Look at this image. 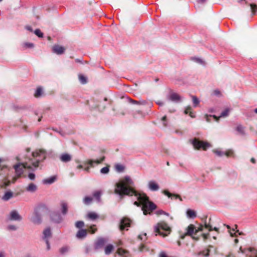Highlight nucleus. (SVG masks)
Instances as JSON below:
<instances>
[{"instance_id": "obj_6", "label": "nucleus", "mask_w": 257, "mask_h": 257, "mask_svg": "<svg viewBox=\"0 0 257 257\" xmlns=\"http://www.w3.org/2000/svg\"><path fill=\"white\" fill-rule=\"evenodd\" d=\"M192 144L194 148L197 150L202 148L203 150H206L210 146L208 143L200 141L198 139L196 138L192 141Z\"/></svg>"}, {"instance_id": "obj_43", "label": "nucleus", "mask_w": 257, "mask_h": 257, "mask_svg": "<svg viewBox=\"0 0 257 257\" xmlns=\"http://www.w3.org/2000/svg\"><path fill=\"white\" fill-rule=\"evenodd\" d=\"M34 33L39 37H43V34L41 32L39 29H37L34 31Z\"/></svg>"}, {"instance_id": "obj_16", "label": "nucleus", "mask_w": 257, "mask_h": 257, "mask_svg": "<svg viewBox=\"0 0 257 257\" xmlns=\"http://www.w3.org/2000/svg\"><path fill=\"white\" fill-rule=\"evenodd\" d=\"M106 241V240L104 238H101L98 239L96 241V242H95V248L98 249V248L103 247Z\"/></svg>"}, {"instance_id": "obj_56", "label": "nucleus", "mask_w": 257, "mask_h": 257, "mask_svg": "<svg viewBox=\"0 0 257 257\" xmlns=\"http://www.w3.org/2000/svg\"><path fill=\"white\" fill-rule=\"evenodd\" d=\"M250 161H251L252 163H253V164H254V163H255V159H254V158H251V159H250Z\"/></svg>"}, {"instance_id": "obj_51", "label": "nucleus", "mask_w": 257, "mask_h": 257, "mask_svg": "<svg viewBox=\"0 0 257 257\" xmlns=\"http://www.w3.org/2000/svg\"><path fill=\"white\" fill-rule=\"evenodd\" d=\"M24 45L27 48H33L34 44L32 43H25Z\"/></svg>"}, {"instance_id": "obj_49", "label": "nucleus", "mask_w": 257, "mask_h": 257, "mask_svg": "<svg viewBox=\"0 0 257 257\" xmlns=\"http://www.w3.org/2000/svg\"><path fill=\"white\" fill-rule=\"evenodd\" d=\"M201 236L203 237L204 241H206L209 236V233H202Z\"/></svg>"}, {"instance_id": "obj_52", "label": "nucleus", "mask_w": 257, "mask_h": 257, "mask_svg": "<svg viewBox=\"0 0 257 257\" xmlns=\"http://www.w3.org/2000/svg\"><path fill=\"white\" fill-rule=\"evenodd\" d=\"M28 177L31 180H34L35 178V175L33 173H30L28 175Z\"/></svg>"}, {"instance_id": "obj_22", "label": "nucleus", "mask_w": 257, "mask_h": 257, "mask_svg": "<svg viewBox=\"0 0 257 257\" xmlns=\"http://www.w3.org/2000/svg\"><path fill=\"white\" fill-rule=\"evenodd\" d=\"M13 196V193L11 191L6 192L3 196L2 199L5 201H7Z\"/></svg>"}, {"instance_id": "obj_27", "label": "nucleus", "mask_w": 257, "mask_h": 257, "mask_svg": "<svg viewBox=\"0 0 257 257\" xmlns=\"http://www.w3.org/2000/svg\"><path fill=\"white\" fill-rule=\"evenodd\" d=\"M61 210L63 214H65L67 211L68 205L65 202H62L61 203Z\"/></svg>"}, {"instance_id": "obj_18", "label": "nucleus", "mask_w": 257, "mask_h": 257, "mask_svg": "<svg viewBox=\"0 0 257 257\" xmlns=\"http://www.w3.org/2000/svg\"><path fill=\"white\" fill-rule=\"evenodd\" d=\"M210 221H211V218H210L209 221L208 223L206 222H205L204 227L208 229V230L210 231H211L212 230H215L218 233H219V228L216 227H214V228H213L212 225H211Z\"/></svg>"}, {"instance_id": "obj_12", "label": "nucleus", "mask_w": 257, "mask_h": 257, "mask_svg": "<svg viewBox=\"0 0 257 257\" xmlns=\"http://www.w3.org/2000/svg\"><path fill=\"white\" fill-rule=\"evenodd\" d=\"M59 159L62 162L67 163L72 160V156L68 153H63L59 156Z\"/></svg>"}, {"instance_id": "obj_50", "label": "nucleus", "mask_w": 257, "mask_h": 257, "mask_svg": "<svg viewBox=\"0 0 257 257\" xmlns=\"http://www.w3.org/2000/svg\"><path fill=\"white\" fill-rule=\"evenodd\" d=\"M166 119L167 117L166 115L162 117L161 120L163 122V126H167V123L166 122Z\"/></svg>"}, {"instance_id": "obj_53", "label": "nucleus", "mask_w": 257, "mask_h": 257, "mask_svg": "<svg viewBox=\"0 0 257 257\" xmlns=\"http://www.w3.org/2000/svg\"><path fill=\"white\" fill-rule=\"evenodd\" d=\"M8 229L10 230H15L17 229V227L15 225H10L8 226Z\"/></svg>"}, {"instance_id": "obj_8", "label": "nucleus", "mask_w": 257, "mask_h": 257, "mask_svg": "<svg viewBox=\"0 0 257 257\" xmlns=\"http://www.w3.org/2000/svg\"><path fill=\"white\" fill-rule=\"evenodd\" d=\"M51 237H52L51 230L50 228L47 227L43 230V236H42L43 239L45 241V242L46 243L47 246V249H49L50 248V243L49 242V240L51 238Z\"/></svg>"}, {"instance_id": "obj_40", "label": "nucleus", "mask_w": 257, "mask_h": 257, "mask_svg": "<svg viewBox=\"0 0 257 257\" xmlns=\"http://www.w3.org/2000/svg\"><path fill=\"white\" fill-rule=\"evenodd\" d=\"M109 167L108 166H106V167H104L102 168L100 170V173L101 174H107L109 172Z\"/></svg>"}, {"instance_id": "obj_38", "label": "nucleus", "mask_w": 257, "mask_h": 257, "mask_svg": "<svg viewBox=\"0 0 257 257\" xmlns=\"http://www.w3.org/2000/svg\"><path fill=\"white\" fill-rule=\"evenodd\" d=\"M115 169L117 171L121 172L124 170V167L122 165L118 164L115 166Z\"/></svg>"}, {"instance_id": "obj_41", "label": "nucleus", "mask_w": 257, "mask_h": 257, "mask_svg": "<svg viewBox=\"0 0 257 257\" xmlns=\"http://www.w3.org/2000/svg\"><path fill=\"white\" fill-rule=\"evenodd\" d=\"M84 223L82 221H77L75 223V226L78 228H82L84 226Z\"/></svg>"}, {"instance_id": "obj_15", "label": "nucleus", "mask_w": 257, "mask_h": 257, "mask_svg": "<svg viewBox=\"0 0 257 257\" xmlns=\"http://www.w3.org/2000/svg\"><path fill=\"white\" fill-rule=\"evenodd\" d=\"M65 50V49L64 47L59 45H55L53 47V52L58 55L63 54Z\"/></svg>"}, {"instance_id": "obj_54", "label": "nucleus", "mask_w": 257, "mask_h": 257, "mask_svg": "<svg viewBox=\"0 0 257 257\" xmlns=\"http://www.w3.org/2000/svg\"><path fill=\"white\" fill-rule=\"evenodd\" d=\"M0 257H6V252L4 251H0Z\"/></svg>"}, {"instance_id": "obj_63", "label": "nucleus", "mask_w": 257, "mask_h": 257, "mask_svg": "<svg viewBox=\"0 0 257 257\" xmlns=\"http://www.w3.org/2000/svg\"><path fill=\"white\" fill-rule=\"evenodd\" d=\"M143 246H144V245H143V244L141 246V248H140V250H141V251H142V250H143Z\"/></svg>"}, {"instance_id": "obj_23", "label": "nucleus", "mask_w": 257, "mask_h": 257, "mask_svg": "<svg viewBox=\"0 0 257 257\" xmlns=\"http://www.w3.org/2000/svg\"><path fill=\"white\" fill-rule=\"evenodd\" d=\"M87 217L92 220H94L98 217V215L95 212H90L87 214Z\"/></svg>"}, {"instance_id": "obj_29", "label": "nucleus", "mask_w": 257, "mask_h": 257, "mask_svg": "<svg viewBox=\"0 0 257 257\" xmlns=\"http://www.w3.org/2000/svg\"><path fill=\"white\" fill-rule=\"evenodd\" d=\"M188 216L191 218H194L196 216L195 212L191 209H189L187 211Z\"/></svg>"}, {"instance_id": "obj_9", "label": "nucleus", "mask_w": 257, "mask_h": 257, "mask_svg": "<svg viewBox=\"0 0 257 257\" xmlns=\"http://www.w3.org/2000/svg\"><path fill=\"white\" fill-rule=\"evenodd\" d=\"M131 220L126 217H123L120 221L119 228L121 230L130 226Z\"/></svg>"}, {"instance_id": "obj_39", "label": "nucleus", "mask_w": 257, "mask_h": 257, "mask_svg": "<svg viewBox=\"0 0 257 257\" xmlns=\"http://www.w3.org/2000/svg\"><path fill=\"white\" fill-rule=\"evenodd\" d=\"M69 248L67 246H64L60 249V251L61 253H65L69 251Z\"/></svg>"}, {"instance_id": "obj_25", "label": "nucleus", "mask_w": 257, "mask_h": 257, "mask_svg": "<svg viewBox=\"0 0 257 257\" xmlns=\"http://www.w3.org/2000/svg\"><path fill=\"white\" fill-rule=\"evenodd\" d=\"M133 116L136 118H143L144 116L143 111L136 110L134 112Z\"/></svg>"}, {"instance_id": "obj_5", "label": "nucleus", "mask_w": 257, "mask_h": 257, "mask_svg": "<svg viewBox=\"0 0 257 257\" xmlns=\"http://www.w3.org/2000/svg\"><path fill=\"white\" fill-rule=\"evenodd\" d=\"M105 159V157L103 156L101 157L99 159L96 160H88L87 161H85L83 162V164H78L76 167L77 169H83L85 171L89 172V169L91 167H93L94 165H98L102 162Z\"/></svg>"}, {"instance_id": "obj_32", "label": "nucleus", "mask_w": 257, "mask_h": 257, "mask_svg": "<svg viewBox=\"0 0 257 257\" xmlns=\"http://www.w3.org/2000/svg\"><path fill=\"white\" fill-rule=\"evenodd\" d=\"M155 214L157 216H160V215H167L168 216H169V214L168 213L164 211V210H163L162 209H160V210H157L155 212Z\"/></svg>"}, {"instance_id": "obj_2", "label": "nucleus", "mask_w": 257, "mask_h": 257, "mask_svg": "<svg viewBox=\"0 0 257 257\" xmlns=\"http://www.w3.org/2000/svg\"><path fill=\"white\" fill-rule=\"evenodd\" d=\"M154 229L156 232L163 237L167 236L172 231L171 227L163 221L158 222L155 226Z\"/></svg>"}, {"instance_id": "obj_37", "label": "nucleus", "mask_w": 257, "mask_h": 257, "mask_svg": "<svg viewBox=\"0 0 257 257\" xmlns=\"http://www.w3.org/2000/svg\"><path fill=\"white\" fill-rule=\"evenodd\" d=\"M250 8L252 12V14L254 15L256 12H257V5L254 4H250Z\"/></svg>"}, {"instance_id": "obj_28", "label": "nucleus", "mask_w": 257, "mask_h": 257, "mask_svg": "<svg viewBox=\"0 0 257 257\" xmlns=\"http://www.w3.org/2000/svg\"><path fill=\"white\" fill-rule=\"evenodd\" d=\"M55 180H56V177L52 176L49 178L44 179L43 180V183L44 184H51L53 183V182H54Z\"/></svg>"}, {"instance_id": "obj_58", "label": "nucleus", "mask_w": 257, "mask_h": 257, "mask_svg": "<svg viewBox=\"0 0 257 257\" xmlns=\"http://www.w3.org/2000/svg\"><path fill=\"white\" fill-rule=\"evenodd\" d=\"M75 162H76L77 164H78H78H80V161L79 160H78V159H76V160H75Z\"/></svg>"}, {"instance_id": "obj_59", "label": "nucleus", "mask_w": 257, "mask_h": 257, "mask_svg": "<svg viewBox=\"0 0 257 257\" xmlns=\"http://www.w3.org/2000/svg\"><path fill=\"white\" fill-rule=\"evenodd\" d=\"M205 1H206V0H198V3H203L205 2Z\"/></svg>"}, {"instance_id": "obj_45", "label": "nucleus", "mask_w": 257, "mask_h": 257, "mask_svg": "<svg viewBox=\"0 0 257 257\" xmlns=\"http://www.w3.org/2000/svg\"><path fill=\"white\" fill-rule=\"evenodd\" d=\"M224 155L227 157H230L233 155V152L232 150H229L224 153Z\"/></svg>"}, {"instance_id": "obj_46", "label": "nucleus", "mask_w": 257, "mask_h": 257, "mask_svg": "<svg viewBox=\"0 0 257 257\" xmlns=\"http://www.w3.org/2000/svg\"><path fill=\"white\" fill-rule=\"evenodd\" d=\"M236 130L237 131H238V132H239L241 134H243L244 132L243 127L241 125H238L236 127Z\"/></svg>"}, {"instance_id": "obj_64", "label": "nucleus", "mask_w": 257, "mask_h": 257, "mask_svg": "<svg viewBox=\"0 0 257 257\" xmlns=\"http://www.w3.org/2000/svg\"><path fill=\"white\" fill-rule=\"evenodd\" d=\"M254 112L257 113V107L254 110Z\"/></svg>"}, {"instance_id": "obj_1", "label": "nucleus", "mask_w": 257, "mask_h": 257, "mask_svg": "<svg viewBox=\"0 0 257 257\" xmlns=\"http://www.w3.org/2000/svg\"><path fill=\"white\" fill-rule=\"evenodd\" d=\"M115 192L120 195H134L137 201L134 202V205L141 207L144 214H145V195L137 192L134 186V182L129 177H125L116 183Z\"/></svg>"}, {"instance_id": "obj_44", "label": "nucleus", "mask_w": 257, "mask_h": 257, "mask_svg": "<svg viewBox=\"0 0 257 257\" xmlns=\"http://www.w3.org/2000/svg\"><path fill=\"white\" fill-rule=\"evenodd\" d=\"M101 195V192L100 191H96L93 193V196L98 200H100V196Z\"/></svg>"}, {"instance_id": "obj_13", "label": "nucleus", "mask_w": 257, "mask_h": 257, "mask_svg": "<svg viewBox=\"0 0 257 257\" xmlns=\"http://www.w3.org/2000/svg\"><path fill=\"white\" fill-rule=\"evenodd\" d=\"M169 99L172 101L178 103L181 101V96L176 93H172L169 96Z\"/></svg>"}, {"instance_id": "obj_3", "label": "nucleus", "mask_w": 257, "mask_h": 257, "mask_svg": "<svg viewBox=\"0 0 257 257\" xmlns=\"http://www.w3.org/2000/svg\"><path fill=\"white\" fill-rule=\"evenodd\" d=\"M203 229V226L202 224H200L199 227H196L194 224H190L186 229V232L185 235L190 236L192 239L198 240L200 239V236L197 235V233L202 231Z\"/></svg>"}, {"instance_id": "obj_20", "label": "nucleus", "mask_w": 257, "mask_h": 257, "mask_svg": "<svg viewBox=\"0 0 257 257\" xmlns=\"http://www.w3.org/2000/svg\"><path fill=\"white\" fill-rule=\"evenodd\" d=\"M163 193L166 196H167L169 198H171L172 197H175V198H179L180 199V201H182V198L181 197H180V195H177V194H172V193H171L170 192H169L168 190H164L163 191Z\"/></svg>"}, {"instance_id": "obj_42", "label": "nucleus", "mask_w": 257, "mask_h": 257, "mask_svg": "<svg viewBox=\"0 0 257 257\" xmlns=\"http://www.w3.org/2000/svg\"><path fill=\"white\" fill-rule=\"evenodd\" d=\"M97 229L95 227V225H93L90 226L89 228V231L91 233H94L95 231H96Z\"/></svg>"}, {"instance_id": "obj_26", "label": "nucleus", "mask_w": 257, "mask_h": 257, "mask_svg": "<svg viewBox=\"0 0 257 257\" xmlns=\"http://www.w3.org/2000/svg\"><path fill=\"white\" fill-rule=\"evenodd\" d=\"M229 113V109H226L224 110H223L220 114V115L217 117L215 115H213L212 116L216 119V120H218V119L221 117H225L227 116L228 115Z\"/></svg>"}, {"instance_id": "obj_61", "label": "nucleus", "mask_w": 257, "mask_h": 257, "mask_svg": "<svg viewBox=\"0 0 257 257\" xmlns=\"http://www.w3.org/2000/svg\"><path fill=\"white\" fill-rule=\"evenodd\" d=\"M138 237H139L140 239H142V238H143V237H142V235H139V236H138Z\"/></svg>"}, {"instance_id": "obj_17", "label": "nucleus", "mask_w": 257, "mask_h": 257, "mask_svg": "<svg viewBox=\"0 0 257 257\" xmlns=\"http://www.w3.org/2000/svg\"><path fill=\"white\" fill-rule=\"evenodd\" d=\"M148 187L151 191H157L159 189V186L154 181H150L148 183Z\"/></svg>"}, {"instance_id": "obj_11", "label": "nucleus", "mask_w": 257, "mask_h": 257, "mask_svg": "<svg viewBox=\"0 0 257 257\" xmlns=\"http://www.w3.org/2000/svg\"><path fill=\"white\" fill-rule=\"evenodd\" d=\"M25 189L27 192L33 193L37 191L38 187L35 184L30 183L25 187Z\"/></svg>"}, {"instance_id": "obj_35", "label": "nucleus", "mask_w": 257, "mask_h": 257, "mask_svg": "<svg viewBox=\"0 0 257 257\" xmlns=\"http://www.w3.org/2000/svg\"><path fill=\"white\" fill-rule=\"evenodd\" d=\"M192 101L194 107L197 106L199 103V100L196 96H192Z\"/></svg>"}, {"instance_id": "obj_21", "label": "nucleus", "mask_w": 257, "mask_h": 257, "mask_svg": "<svg viewBox=\"0 0 257 257\" xmlns=\"http://www.w3.org/2000/svg\"><path fill=\"white\" fill-rule=\"evenodd\" d=\"M51 218L54 222L57 223L60 222L62 220V218L60 215L55 213L52 214Z\"/></svg>"}, {"instance_id": "obj_48", "label": "nucleus", "mask_w": 257, "mask_h": 257, "mask_svg": "<svg viewBox=\"0 0 257 257\" xmlns=\"http://www.w3.org/2000/svg\"><path fill=\"white\" fill-rule=\"evenodd\" d=\"M213 152L216 154L218 156L221 157L224 155V152L218 150H213Z\"/></svg>"}, {"instance_id": "obj_47", "label": "nucleus", "mask_w": 257, "mask_h": 257, "mask_svg": "<svg viewBox=\"0 0 257 257\" xmlns=\"http://www.w3.org/2000/svg\"><path fill=\"white\" fill-rule=\"evenodd\" d=\"M209 252L210 250L207 249L206 250L202 251L200 253L204 256H208L209 255Z\"/></svg>"}, {"instance_id": "obj_10", "label": "nucleus", "mask_w": 257, "mask_h": 257, "mask_svg": "<svg viewBox=\"0 0 257 257\" xmlns=\"http://www.w3.org/2000/svg\"><path fill=\"white\" fill-rule=\"evenodd\" d=\"M9 219L11 220L20 221L22 219V217L18 211L13 210L10 213Z\"/></svg>"}, {"instance_id": "obj_30", "label": "nucleus", "mask_w": 257, "mask_h": 257, "mask_svg": "<svg viewBox=\"0 0 257 257\" xmlns=\"http://www.w3.org/2000/svg\"><path fill=\"white\" fill-rule=\"evenodd\" d=\"M113 246L111 244H109V245H107L105 247V249H104L105 253L106 254H110L111 252V251L113 249Z\"/></svg>"}, {"instance_id": "obj_57", "label": "nucleus", "mask_w": 257, "mask_h": 257, "mask_svg": "<svg viewBox=\"0 0 257 257\" xmlns=\"http://www.w3.org/2000/svg\"><path fill=\"white\" fill-rule=\"evenodd\" d=\"M16 159L18 161H23V159H22L20 156H17Z\"/></svg>"}, {"instance_id": "obj_33", "label": "nucleus", "mask_w": 257, "mask_h": 257, "mask_svg": "<svg viewBox=\"0 0 257 257\" xmlns=\"http://www.w3.org/2000/svg\"><path fill=\"white\" fill-rule=\"evenodd\" d=\"M79 80L82 84L87 83V78L83 75L80 74L79 75Z\"/></svg>"}, {"instance_id": "obj_14", "label": "nucleus", "mask_w": 257, "mask_h": 257, "mask_svg": "<svg viewBox=\"0 0 257 257\" xmlns=\"http://www.w3.org/2000/svg\"><path fill=\"white\" fill-rule=\"evenodd\" d=\"M117 253L121 257H130V252L127 250L122 248H118Z\"/></svg>"}, {"instance_id": "obj_62", "label": "nucleus", "mask_w": 257, "mask_h": 257, "mask_svg": "<svg viewBox=\"0 0 257 257\" xmlns=\"http://www.w3.org/2000/svg\"><path fill=\"white\" fill-rule=\"evenodd\" d=\"M226 227H227V228L228 229H230V226H229V225H226Z\"/></svg>"}, {"instance_id": "obj_36", "label": "nucleus", "mask_w": 257, "mask_h": 257, "mask_svg": "<svg viewBox=\"0 0 257 257\" xmlns=\"http://www.w3.org/2000/svg\"><path fill=\"white\" fill-rule=\"evenodd\" d=\"M92 200V197L87 196L84 198L83 202L85 204L88 205L91 203Z\"/></svg>"}, {"instance_id": "obj_7", "label": "nucleus", "mask_w": 257, "mask_h": 257, "mask_svg": "<svg viewBox=\"0 0 257 257\" xmlns=\"http://www.w3.org/2000/svg\"><path fill=\"white\" fill-rule=\"evenodd\" d=\"M157 206L149 199V197L146 195V215H151L153 212L156 209Z\"/></svg>"}, {"instance_id": "obj_34", "label": "nucleus", "mask_w": 257, "mask_h": 257, "mask_svg": "<svg viewBox=\"0 0 257 257\" xmlns=\"http://www.w3.org/2000/svg\"><path fill=\"white\" fill-rule=\"evenodd\" d=\"M43 93V89L41 88H38L35 93V96L36 97H39L42 95Z\"/></svg>"}, {"instance_id": "obj_19", "label": "nucleus", "mask_w": 257, "mask_h": 257, "mask_svg": "<svg viewBox=\"0 0 257 257\" xmlns=\"http://www.w3.org/2000/svg\"><path fill=\"white\" fill-rule=\"evenodd\" d=\"M87 233V231L86 229L79 230L76 234V237L79 239L83 238L86 236Z\"/></svg>"}, {"instance_id": "obj_24", "label": "nucleus", "mask_w": 257, "mask_h": 257, "mask_svg": "<svg viewBox=\"0 0 257 257\" xmlns=\"http://www.w3.org/2000/svg\"><path fill=\"white\" fill-rule=\"evenodd\" d=\"M184 113L186 114H189L190 117L194 118L195 115L192 111V108L190 106H187L184 110Z\"/></svg>"}, {"instance_id": "obj_4", "label": "nucleus", "mask_w": 257, "mask_h": 257, "mask_svg": "<svg viewBox=\"0 0 257 257\" xmlns=\"http://www.w3.org/2000/svg\"><path fill=\"white\" fill-rule=\"evenodd\" d=\"M47 210L45 205H40L38 206L34 210V212L31 217L32 222L35 224H39L42 220V216L43 213Z\"/></svg>"}, {"instance_id": "obj_60", "label": "nucleus", "mask_w": 257, "mask_h": 257, "mask_svg": "<svg viewBox=\"0 0 257 257\" xmlns=\"http://www.w3.org/2000/svg\"><path fill=\"white\" fill-rule=\"evenodd\" d=\"M157 103L160 105H163L164 104V103L162 102H158Z\"/></svg>"}, {"instance_id": "obj_31", "label": "nucleus", "mask_w": 257, "mask_h": 257, "mask_svg": "<svg viewBox=\"0 0 257 257\" xmlns=\"http://www.w3.org/2000/svg\"><path fill=\"white\" fill-rule=\"evenodd\" d=\"M128 100L129 102L133 104H138V105H144V101L143 100L142 101H137L132 99V98H128Z\"/></svg>"}, {"instance_id": "obj_55", "label": "nucleus", "mask_w": 257, "mask_h": 257, "mask_svg": "<svg viewBox=\"0 0 257 257\" xmlns=\"http://www.w3.org/2000/svg\"><path fill=\"white\" fill-rule=\"evenodd\" d=\"M26 29L30 31H31V32L33 31L32 28L30 26H26Z\"/></svg>"}]
</instances>
